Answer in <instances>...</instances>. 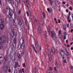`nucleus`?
Here are the masks:
<instances>
[{"label":"nucleus","instance_id":"nucleus-1","mask_svg":"<svg viewBox=\"0 0 73 73\" xmlns=\"http://www.w3.org/2000/svg\"><path fill=\"white\" fill-rule=\"evenodd\" d=\"M20 44H19L18 47V49L20 50L21 48V49H24L25 47V44L24 43V39H21L19 41Z\"/></svg>","mask_w":73,"mask_h":73},{"label":"nucleus","instance_id":"nucleus-2","mask_svg":"<svg viewBox=\"0 0 73 73\" xmlns=\"http://www.w3.org/2000/svg\"><path fill=\"white\" fill-rule=\"evenodd\" d=\"M5 38L4 36H1L0 38V49L3 48L2 44H3L6 41Z\"/></svg>","mask_w":73,"mask_h":73},{"label":"nucleus","instance_id":"nucleus-3","mask_svg":"<svg viewBox=\"0 0 73 73\" xmlns=\"http://www.w3.org/2000/svg\"><path fill=\"white\" fill-rule=\"evenodd\" d=\"M35 46L36 47V49L37 50H39L40 49V48L38 46V43L37 42V41H36L35 43Z\"/></svg>","mask_w":73,"mask_h":73},{"label":"nucleus","instance_id":"nucleus-4","mask_svg":"<svg viewBox=\"0 0 73 73\" xmlns=\"http://www.w3.org/2000/svg\"><path fill=\"white\" fill-rule=\"evenodd\" d=\"M26 6L27 7V8L28 9H29L31 7V6L30 5V4H29V2L28 1H26Z\"/></svg>","mask_w":73,"mask_h":73},{"label":"nucleus","instance_id":"nucleus-5","mask_svg":"<svg viewBox=\"0 0 73 73\" xmlns=\"http://www.w3.org/2000/svg\"><path fill=\"white\" fill-rule=\"evenodd\" d=\"M51 37L52 38H53V37H55V34L54 33L53 31H51Z\"/></svg>","mask_w":73,"mask_h":73},{"label":"nucleus","instance_id":"nucleus-6","mask_svg":"<svg viewBox=\"0 0 73 73\" xmlns=\"http://www.w3.org/2000/svg\"><path fill=\"white\" fill-rule=\"evenodd\" d=\"M37 30H38V32L39 33H41V27L40 26H39L38 27V28L37 29Z\"/></svg>","mask_w":73,"mask_h":73},{"label":"nucleus","instance_id":"nucleus-7","mask_svg":"<svg viewBox=\"0 0 73 73\" xmlns=\"http://www.w3.org/2000/svg\"><path fill=\"white\" fill-rule=\"evenodd\" d=\"M48 33L50 35V27L49 25H48Z\"/></svg>","mask_w":73,"mask_h":73},{"label":"nucleus","instance_id":"nucleus-8","mask_svg":"<svg viewBox=\"0 0 73 73\" xmlns=\"http://www.w3.org/2000/svg\"><path fill=\"white\" fill-rule=\"evenodd\" d=\"M59 53H60V54L62 56H64V54H65L64 53V52L63 51H62V50L60 51L59 52Z\"/></svg>","mask_w":73,"mask_h":73},{"label":"nucleus","instance_id":"nucleus-9","mask_svg":"<svg viewBox=\"0 0 73 73\" xmlns=\"http://www.w3.org/2000/svg\"><path fill=\"white\" fill-rule=\"evenodd\" d=\"M13 33L14 34L15 36H17V31L15 29H14L13 30Z\"/></svg>","mask_w":73,"mask_h":73},{"label":"nucleus","instance_id":"nucleus-10","mask_svg":"<svg viewBox=\"0 0 73 73\" xmlns=\"http://www.w3.org/2000/svg\"><path fill=\"white\" fill-rule=\"evenodd\" d=\"M4 21L3 19H0V25H2L4 24Z\"/></svg>","mask_w":73,"mask_h":73},{"label":"nucleus","instance_id":"nucleus-11","mask_svg":"<svg viewBox=\"0 0 73 73\" xmlns=\"http://www.w3.org/2000/svg\"><path fill=\"white\" fill-rule=\"evenodd\" d=\"M0 29L1 30H3V29H4V24L2 25H0Z\"/></svg>","mask_w":73,"mask_h":73},{"label":"nucleus","instance_id":"nucleus-12","mask_svg":"<svg viewBox=\"0 0 73 73\" xmlns=\"http://www.w3.org/2000/svg\"><path fill=\"white\" fill-rule=\"evenodd\" d=\"M9 13H11V14H13L14 12H13V11L12 10V9H9Z\"/></svg>","mask_w":73,"mask_h":73},{"label":"nucleus","instance_id":"nucleus-13","mask_svg":"<svg viewBox=\"0 0 73 73\" xmlns=\"http://www.w3.org/2000/svg\"><path fill=\"white\" fill-rule=\"evenodd\" d=\"M64 52L66 56H68L69 55V52H68V51L66 50V48L64 50Z\"/></svg>","mask_w":73,"mask_h":73},{"label":"nucleus","instance_id":"nucleus-14","mask_svg":"<svg viewBox=\"0 0 73 73\" xmlns=\"http://www.w3.org/2000/svg\"><path fill=\"white\" fill-rule=\"evenodd\" d=\"M13 14L9 13L8 16L9 17L11 18L12 17V16H13Z\"/></svg>","mask_w":73,"mask_h":73},{"label":"nucleus","instance_id":"nucleus-15","mask_svg":"<svg viewBox=\"0 0 73 73\" xmlns=\"http://www.w3.org/2000/svg\"><path fill=\"white\" fill-rule=\"evenodd\" d=\"M23 24V20H19V25H21Z\"/></svg>","mask_w":73,"mask_h":73},{"label":"nucleus","instance_id":"nucleus-16","mask_svg":"<svg viewBox=\"0 0 73 73\" xmlns=\"http://www.w3.org/2000/svg\"><path fill=\"white\" fill-rule=\"evenodd\" d=\"M10 35L11 37H12L13 38L14 37V35H15V34H14V33H13V31H11V32Z\"/></svg>","mask_w":73,"mask_h":73},{"label":"nucleus","instance_id":"nucleus-17","mask_svg":"<svg viewBox=\"0 0 73 73\" xmlns=\"http://www.w3.org/2000/svg\"><path fill=\"white\" fill-rule=\"evenodd\" d=\"M8 67L7 66H5L4 68V70L5 72L7 71V70H8Z\"/></svg>","mask_w":73,"mask_h":73},{"label":"nucleus","instance_id":"nucleus-18","mask_svg":"<svg viewBox=\"0 0 73 73\" xmlns=\"http://www.w3.org/2000/svg\"><path fill=\"white\" fill-rule=\"evenodd\" d=\"M51 50H52L53 54H55V52H56V51H55V50H54V48H53L52 49H51Z\"/></svg>","mask_w":73,"mask_h":73},{"label":"nucleus","instance_id":"nucleus-19","mask_svg":"<svg viewBox=\"0 0 73 73\" xmlns=\"http://www.w3.org/2000/svg\"><path fill=\"white\" fill-rule=\"evenodd\" d=\"M33 19L34 22H38V19H36L35 17H33Z\"/></svg>","mask_w":73,"mask_h":73},{"label":"nucleus","instance_id":"nucleus-20","mask_svg":"<svg viewBox=\"0 0 73 73\" xmlns=\"http://www.w3.org/2000/svg\"><path fill=\"white\" fill-rule=\"evenodd\" d=\"M13 25H14V26H16V23H15V21L14 20V19L13 20Z\"/></svg>","mask_w":73,"mask_h":73},{"label":"nucleus","instance_id":"nucleus-21","mask_svg":"<svg viewBox=\"0 0 73 73\" xmlns=\"http://www.w3.org/2000/svg\"><path fill=\"white\" fill-rule=\"evenodd\" d=\"M49 1L50 2V4H51V5H52V3H53L54 1L53 0H49Z\"/></svg>","mask_w":73,"mask_h":73},{"label":"nucleus","instance_id":"nucleus-22","mask_svg":"<svg viewBox=\"0 0 73 73\" xmlns=\"http://www.w3.org/2000/svg\"><path fill=\"white\" fill-rule=\"evenodd\" d=\"M7 57H4V60H3V62H4V63H5V61H7Z\"/></svg>","mask_w":73,"mask_h":73},{"label":"nucleus","instance_id":"nucleus-23","mask_svg":"<svg viewBox=\"0 0 73 73\" xmlns=\"http://www.w3.org/2000/svg\"><path fill=\"white\" fill-rule=\"evenodd\" d=\"M42 13L43 17L44 18V19H45V14L44 12H43Z\"/></svg>","mask_w":73,"mask_h":73},{"label":"nucleus","instance_id":"nucleus-24","mask_svg":"<svg viewBox=\"0 0 73 73\" xmlns=\"http://www.w3.org/2000/svg\"><path fill=\"white\" fill-rule=\"evenodd\" d=\"M64 34H65H65L64 35V40H65V39H66V33H65V32H64Z\"/></svg>","mask_w":73,"mask_h":73},{"label":"nucleus","instance_id":"nucleus-25","mask_svg":"<svg viewBox=\"0 0 73 73\" xmlns=\"http://www.w3.org/2000/svg\"><path fill=\"white\" fill-rule=\"evenodd\" d=\"M17 56L19 58H21V56H20V54L19 53L18 54Z\"/></svg>","mask_w":73,"mask_h":73},{"label":"nucleus","instance_id":"nucleus-26","mask_svg":"<svg viewBox=\"0 0 73 73\" xmlns=\"http://www.w3.org/2000/svg\"><path fill=\"white\" fill-rule=\"evenodd\" d=\"M56 44L58 45L60 44V43H59V41H58V40H57L56 41Z\"/></svg>","mask_w":73,"mask_h":73},{"label":"nucleus","instance_id":"nucleus-27","mask_svg":"<svg viewBox=\"0 0 73 73\" xmlns=\"http://www.w3.org/2000/svg\"><path fill=\"white\" fill-rule=\"evenodd\" d=\"M55 4L57 7H58V5H57V3H58V1H54Z\"/></svg>","mask_w":73,"mask_h":73},{"label":"nucleus","instance_id":"nucleus-28","mask_svg":"<svg viewBox=\"0 0 73 73\" xmlns=\"http://www.w3.org/2000/svg\"><path fill=\"white\" fill-rule=\"evenodd\" d=\"M3 57V55L2 54H0V58H2Z\"/></svg>","mask_w":73,"mask_h":73},{"label":"nucleus","instance_id":"nucleus-29","mask_svg":"<svg viewBox=\"0 0 73 73\" xmlns=\"http://www.w3.org/2000/svg\"><path fill=\"white\" fill-rule=\"evenodd\" d=\"M18 14H19V15L21 14V9H19Z\"/></svg>","mask_w":73,"mask_h":73},{"label":"nucleus","instance_id":"nucleus-30","mask_svg":"<svg viewBox=\"0 0 73 73\" xmlns=\"http://www.w3.org/2000/svg\"><path fill=\"white\" fill-rule=\"evenodd\" d=\"M55 65L56 66V67H58V64H57V62H56V63H55Z\"/></svg>","mask_w":73,"mask_h":73},{"label":"nucleus","instance_id":"nucleus-31","mask_svg":"<svg viewBox=\"0 0 73 73\" xmlns=\"http://www.w3.org/2000/svg\"><path fill=\"white\" fill-rule=\"evenodd\" d=\"M26 13L27 16H29V12H28V11H26Z\"/></svg>","mask_w":73,"mask_h":73},{"label":"nucleus","instance_id":"nucleus-32","mask_svg":"<svg viewBox=\"0 0 73 73\" xmlns=\"http://www.w3.org/2000/svg\"><path fill=\"white\" fill-rule=\"evenodd\" d=\"M66 26L65 25H63V28L64 29V30H65L66 29Z\"/></svg>","mask_w":73,"mask_h":73},{"label":"nucleus","instance_id":"nucleus-33","mask_svg":"<svg viewBox=\"0 0 73 73\" xmlns=\"http://www.w3.org/2000/svg\"><path fill=\"white\" fill-rule=\"evenodd\" d=\"M59 37L60 38H61V37H62V35L61 34L59 35Z\"/></svg>","mask_w":73,"mask_h":73},{"label":"nucleus","instance_id":"nucleus-34","mask_svg":"<svg viewBox=\"0 0 73 73\" xmlns=\"http://www.w3.org/2000/svg\"><path fill=\"white\" fill-rule=\"evenodd\" d=\"M49 70L52 71V67H49Z\"/></svg>","mask_w":73,"mask_h":73},{"label":"nucleus","instance_id":"nucleus-35","mask_svg":"<svg viewBox=\"0 0 73 73\" xmlns=\"http://www.w3.org/2000/svg\"><path fill=\"white\" fill-rule=\"evenodd\" d=\"M48 57L49 58H50L51 57V55H50V54H48Z\"/></svg>","mask_w":73,"mask_h":73},{"label":"nucleus","instance_id":"nucleus-36","mask_svg":"<svg viewBox=\"0 0 73 73\" xmlns=\"http://www.w3.org/2000/svg\"><path fill=\"white\" fill-rule=\"evenodd\" d=\"M11 2L13 4V5L15 4V1H14L13 0H12L11 1Z\"/></svg>","mask_w":73,"mask_h":73},{"label":"nucleus","instance_id":"nucleus-37","mask_svg":"<svg viewBox=\"0 0 73 73\" xmlns=\"http://www.w3.org/2000/svg\"><path fill=\"white\" fill-rule=\"evenodd\" d=\"M59 35H61V31L60 30L59 31Z\"/></svg>","mask_w":73,"mask_h":73},{"label":"nucleus","instance_id":"nucleus-38","mask_svg":"<svg viewBox=\"0 0 73 73\" xmlns=\"http://www.w3.org/2000/svg\"><path fill=\"white\" fill-rule=\"evenodd\" d=\"M26 25H27V26L28 28V29H29V24H28V23H26Z\"/></svg>","mask_w":73,"mask_h":73},{"label":"nucleus","instance_id":"nucleus-39","mask_svg":"<svg viewBox=\"0 0 73 73\" xmlns=\"http://www.w3.org/2000/svg\"><path fill=\"white\" fill-rule=\"evenodd\" d=\"M63 62L64 63H66V59H65V60H63Z\"/></svg>","mask_w":73,"mask_h":73},{"label":"nucleus","instance_id":"nucleus-40","mask_svg":"<svg viewBox=\"0 0 73 73\" xmlns=\"http://www.w3.org/2000/svg\"><path fill=\"white\" fill-rule=\"evenodd\" d=\"M49 11V13H51V12H52V9H50Z\"/></svg>","mask_w":73,"mask_h":73},{"label":"nucleus","instance_id":"nucleus-41","mask_svg":"<svg viewBox=\"0 0 73 73\" xmlns=\"http://www.w3.org/2000/svg\"><path fill=\"white\" fill-rule=\"evenodd\" d=\"M70 70H71V71H72V72H73V67H72V68H70Z\"/></svg>","mask_w":73,"mask_h":73},{"label":"nucleus","instance_id":"nucleus-42","mask_svg":"<svg viewBox=\"0 0 73 73\" xmlns=\"http://www.w3.org/2000/svg\"><path fill=\"white\" fill-rule=\"evenodd\" d=\"M17 20H18V21H20V18L19 17H17Z\"/></svg>","mask_w":73,"mask_h":73},{"label":"nucleus","instance_id":"nucleus-43","mask_svg":"<svg viewBox=\"0 0 73 73\" xmlns=\"http://www.w3.org/2000/svg\"><path fill=\"white\" fill-rule=\"evenodd\" d=\"M58 23H61V21L60 20V19H59L58 20Z\"/></svg>","mask_w":73,"mask_h":73},{"label":"nucleus","instance_id":"nucleus-44","mask_svg":"<svg viewBox=\"0 0 73 73\" xmlns=\"http://www.w3.org/2000/svg\"><path fill=\"white\" fill-rule=\"evenodd\" d=\"M8 72L9 73H10L11 72V69L10 68H9L8 70Z\"/></svg>","mask_w":73,"mask_h":73},{"label":"nucleus","instance_id":"nucleus-45","mask_svg":"<svg viewBox=\"0 0 73 73\" xmlns=\"http://www.w3.org/2000/svg\"><path fill=\"white\" fill-rule=\"evenodd\" d=\"M21 72V69H20L19 70V73H22V72Z\"/></svg>","mask_w":73,"mask_h":73},{"label":"nucleus","instance_id":"nucleus-46","mask_svg":"<svg viewBox=\"0 0 73 73\" xmlns=\"http://www.w3.org/2000/svg\"><path fill=\"white\" fill-rule=\"evenodd\" d=\"M24 52H23L22 54H21L22 56H24Z\"/></svg>","mask_w":73,"mask_h":73},{"label":"nucleus","instance_id":"nucleus-47","mask_svg":"<svg viewBox=\"0 0 73 73\" xmlns=\"http://www.w3.org/2000/svg\"><path fill=\"white\" fill-rule=\"evenodd\" d=\"M19 64V62H17L16 64H15V65H17H17Z\"/></svg>","mask_w":73,"mask_h":73},{"label":"nucleus","instance_id":"nucleus-48","mask_svg":"<svg viewBox=\"0 0 73 73\" xmlns=\"http://www.w3.org/2000/svg\"><path fill=\"white\" fill-rule=\"evenodd\" d=\"M17 65H16V64H15V65H14V67L15 68H16V67H17Z\"/></svg>","mask_w":73,"mask_h":73},{"label":"nucleus","instance_id":"nucleus-49","mask_svg":"<svg viewBox=\"0 0 73 73\" xmlns=\"http://www.w3.org/2000/svg\"><path fill=\"white\" fill-rule=\"evenodd\" d=\"M8 2L9 3H11V0H8Z\"/></svg>","mask_w":73,"mask_h":73},{"label":"nucleus","instance_id":"nucleus-50","mask_svg":"<svg viewBox=\"0 0 73 73\" xmlns=\"http://www.w3.org/2000/svg\"><path fill=\"white\" fill-rule=\"evenodd\" d=\"M66 3L65 1H63L62 3L63 4H65Z\"/></svg>","mask_w":73,"mask_h":73},{"label":"nucleus","instance_id":"nucleus-51","mask_svg":"<svg viewBox=\"0 0 73 73\" xmlns=\"http://www.w3.org/2000/svg\"><path fill=\"white\" fill-rule=\"evenodd\" d=\"M47 9V11H48V12H49V10H50V9H49V8H48Z\"/></svg>","mask_w":73,"mask_h":73},{"label":"nucleus","instance_id":"nucleus-52","mask_svg":"<svg viewBox=\"0 0 73 73\" xmlns=\"http://www.w3.org/2000/svg\"><path fill=\"white\" fill-rule=\"evenodd\" d=\"M52 8H53V9H55V6H53V7H52Z\"/></svg>","mask_w":73,"mask_h":73},{"label":"nucleus","instance_id":"nucleus-53","mask_svg":"<svg viewBox=\"0 0 73 73\" xmlns=\"http://www.w3.org/2000/svg\"><path fill=\"white\" fill-rule=\"evenodd\" d=\"M67 48H68V47H70V45L69 44H67Z\"/></svg>","mask_w":73,"mask_h":73},{"label":"nucleus","instance_id":"nucleus-54","mask_svg":"<svg viewBox=\"0 0 73 73\" xmlns=\"http://www.w3.org/2000/svg\"><path fill=\"white\" fill-rule=\"evenodd\" d=\"M45 36H46V37H47V34H46V33L45 34Z\"/></svg>","mask_w":73,"mask_h":73},{"label":"nucleus","instance_id":"nucleus-55","mask_svg":"<svg viewBox=\"0 0 73 73\" xmlns=\"http://www.w3.org/2000/svg\"><path fill=\"white\" fill-rule=\"evenodd\" d=\"M19 19H20V20H22V19H21V16H20L19 17Z\"/></svg>","mask_w":73,"mask_h":73},{"label":"nucleus","instance_id":"nucleus-56","mask_svg":"<svg viewBox=\"0 0 73 73\" xmlns=\"http://www.w3.org/2000/svg\"><path fill=\"white\" fill-rule=\"evenodd\" d=\"M54 68L55 69V71H57V70L56 69V68L55 67H54Z\"/></svg>","mask_w":73,"mask_h":73},{"label":"nucleus","instance_id":"nucleus-57","mask_svg":"<svg viewBox=\"0 0 73 73\" xmlns=\"http://www.w3.org/2000/svg\"><path fill=\"white\" fill-rule=\"evenodd\" d=\"M14 73H17V70H15L14 71Z\"/></svg>","mask_w":73,"mask_h":73},{"label":"nucleus","instance_id":"nucleus-58","mask_svg":"<svg viewBox=\"0 0 73 73\" xmlns=\"http://www.w3.org/2000/svg\"><path fill=\"white\" fill-rule=\"evenodd\" d=\"M68 17L67 18V19L68 20H69V16L68 15Z\"/></svg>","mask_w":73,"mask_h":73},{"label":"nucleus","instance_id":"nucleus-59","mask_svg":"<svg viewBox=\"0 0 73 73\" xmlns=\"http://www.w3.org/2000/svg\"><path fill=\"white\" fill-rule=\"evenodd\" d=\"M35 72L36 73V70H38V69H37L36 68H35Z\"/></svg>","mask_w":73,"mask_h":73},{"label":"nucleus","instance_id":"nucleus-60","mask_svg":"<svg viewBox=\"0 0 73 73\" xmlns=\"http://www.w3.org/2000/svg\"><path fill=\"white\" fill-rule=\"evenodd\" d=\"M14 41H16V37L14 38Z\"/></svg>","mask_w":73,"mask_h":73},{"label":"nucleus","instance_id":"nucleus-61","mask_svg":"<svg viewBox=\"0 0 73 73\" xmlns=\"http://www.w3.org/2000/svg\"><path fill=\"white\" fill-rule=\"evenodd\" d=\"M73 31V29H71V31H70L71 33H72V32Z\"/></svg>","mask_w":73,"mask_h":73},{"label":"nucleus","instance_id":"nucleus-62","mask_svg":"<svg viewBox=\"0 0 73 73\" xmlns=\"http://www.w3.org/2000/svg\"><path fill=\"white\" fill-rule=\"evenodd\" d=\"M14 42L15 44H16V40H14Z\"/></svg>","mask_w":73,"mask_h":73},{"label":"nucleus","instance_id":"nucleus-63","mask_svg":"<svg viewBox=\"0 0 73 73\" xmlns=\"http://www.w3.org/2000/svg\"><path fill=\"white\" fill-rule=\"evenodd\" d=\"M68 21L69 22V23H70L71 21L70 20V19H68Z\"/></svg>","mask_w":73,"mask_h":73},{"label":"nucleus","instance_id":"nucleus-64","mask_svg":"<svg viewBox=\"0 0 73 73\" xmlns=\"http://www.w3.org/2000/svg\"><path fill=\"white\" fill-rule=\"evenodd\" d=\"M71 50H73V47H71Z\"/></svg>","mask_w":73,"mask_h":73}]
</instances>
